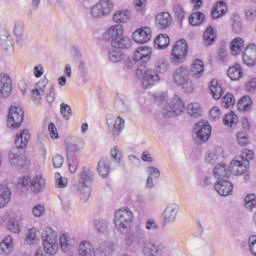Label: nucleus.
I'll return each mask as SVG.
<instances>
[{
  "label": "nucleus",
  "mask_w": 256,
  "mask_h": 256,
  "mask_svg": "<svg viewBox=\"0 0 256 256\" xmlns=\"http://www.w3.org/2000/svg\"><path fill=\"white\" fill-rule=\"evenodd\" d=\"M124 243L126 247H139L142 250L144 256H157L159 253L165 251V244L158 243L147 239V232L141 225H137L134 228L133 233H128L125 236Z\"/></svg>",
  "instance_id": "nucleus-1"
},
{
  "label": "nucleus",
  "mask_w": 256,
  "mask_h": 256,
  "mask_svg": "<svg viewBox=\"0 0 256 256\" xmlns=\"http://www.w3.org/2000/svg\"><path fill=\"white\" fill-rule=\"evenodd\" d=\"M94 177L95 173L89 166L83 167L82 171L78 174V183L74 185L73 189L80 196L82 203H87L89 197H91L89 185L93 183Z\"/></svg>",
  "instance_id": "nucleus-2"
},
{
  "label": "nucleus",
  "mask_w": 256,
  "mask_h": 256,
  "mask_svg": "<svg viewBox=\"0 0 256 256\" xmlns=\"http://www.w3.org/2000/svg\"><path fill=\"white\" fill-rule=\"evenodd\" d=\"M113 221L116 230L124 235V233H127L128 229H131V223H133V212L129 209H119L115 212Z\"/></svg>",
  "instance_id": "nucleus-3"
},
{
  "label": "nucleus",
  "mask_w": 256,
  "mask_h": 256,
  "mask_svg": "<svg viewBox=\"0 0 256 256\" xmlns=\"http://www.w3.org/2000/svg\"><path fill=\"white\" fill-rule=\"evenodd\" d=\"M44 251L48 255H57L59 251V242L57 240V232L51 227H46L42 233Z\"/></svg>",
  "instance_id": "nucleus-4"
},
{
  "label": "nucleus",
  "mask_w": 256,
  "mask_h": 256,
  "mask_svg": "<svg viewBox=\"0 0 256 256\" xmlns=\"http://www.w3.org/2000/svg\"><path fill=\"white\" fill-rule=\"evenodd\" d=\"M136 77L141 79L142 87L144 89H149V87H153V85H157V83L161 81V77L158 72L153 69H147L145 66L137 68Z\"/></svg>",
  "instance_id": "nucleus-5"
},
{
  "label": "nucleus",
  "mask_w": 256,
  "mask_h": 256,
  "mask_svg": "<svg viewBox=\"0 0 256 256\" xmlns=\"http://www.w3.org/2000/svg\"><path fill=\"white\" fill-rule=\"evenodd\" d=\"M190 75L189 69L181 66L174 71L172 79L174 83L182 87L186 93H193V82L189 77Z\"/></svg>",
  "instance_id": "nucleus-6"
},
{
  "label": "nucleus",
  "mask_w": 256,
  "mask_h": 256,
  "mask_svg": "<svg viewBox=\"0 0 256 256\" xmlns=\"http://www.w3.org/2000/svg\"><path fill=\"white\" fill-rule=\"evenodd\" d=\"M115 9V3L111 0H99L90 9L92 19H103L109 17Z\"/></svg>",
  "instance_id": "nucleus-7"
},
{
  "label": "nucleus",
  "mask_w": 256,
  "mask_h": 256,
  "mask_svg": "<svg viewBox=\"0 0 256 256\" xmlns=\"http://www.w3.org/2000/svg\"><path fill=\"white\" fill-rule=\"evenodd\" d=\"M189 46L187 45V41L178 40L171 51L170 61L173 65H181V63H185V59H187Z\"/></svg>",
  "instance_id": "nucleus-8"
},
{
  "label": "nucleus",
  "mask_w": 256,
  "mask_h": 256,
  "mask_svg": "<svg viewBox=\"0 0 256 256\" xmlns=\"http://www.w3.org/2000/svg\"><path fill=\"white\" fill-rule=\"evenodd\" d=\"M24 119L25 111H23L22 107H10L7 119V125L10 129H19Z\"/></svg>",
  "instance_id": "nucleus-9"
},
{
  "label": "nucleus",
  "mask_w": 256,
  "mask_h": 256,
  "mask_svg": "<svg viewBox=\"0 0 256 256\" xmlns=\"http://www.w3.org/2000/svg\"><path fill=\"white\" fill-rule=\"evenodd\" d=\"M194 135L195 141H198V143H206V141H209V137H211V126L204 121L196 123Z\"/></svg>",
  "instance_id": "nucleus-10"
},
{
  "label": "nucleus",
  "mask_w": 256,
  "mask_h": 256,
  "mask_svg": "<svg viewBox=\"0 0 256 256\" xmlns=\"http://www.w3.org/2000/svg\"><path fill=\"white\" fill-rule=\"evenodd\" d=\"M182 111H185V104L179 97H175L172 102L166 105L163 109L164 117H175Z\"/></svg>",
  "instance_id": "nucleus-11"
},
{
  "label": "nucleus",
  "mask_w": 256,
  "mask_h": 256,
  "mask_svg": "<svg viewBox=\"0 0 256 256\" xmlns=\"http://www.w3.org/2000/svg\"><path fill=\"white\" fill-rule=\"evenodd\" d=\"M81 149H83V146L75 143H71L66 147L70 173H75L77 167H79V160L73 155H75L77 151H81Z\"/></svg>",
  "instance_id": "nucleus-12"
},
{
  "label": "nucleus",
  "mask_w": 256,
  "mask_h": 256,
  "mask_svg": "<svg viewBox=\"0 0 256 256\" xmlns=\"http://www.w3.org/2000/svg\"><path fill=\"white\" fill-rule=\"evenodd\" d=\"M123 32V26L119 24L112 25L103 34V39L104 41H110L111 45L113 46L114 41H117L123 37Z\"/></svg>",
  "instance_id": "nucleus-13"
},
{
  "label": "nucleus",
  "mask_w": 256,
  "mask_h": 256,
  "mask_svg": "<svg viewBox=\"0 0 256 256\" xmlns=\"http://www.w3.org/2000/svg\"><path fill=\"white\" fill-rule=\"evenodd\" d=\"M179 209L180 207L177 203L168 204L162 213L164 223H174L177 219V215H179Z\"/></svg>",
  "instance_id": "nucleus-14"
},
{
  "label": "nucleus",
  "mask_w": 256,
  "mask_h": 256,
  "mask_svg": "<svg viewBox=\"0 0 256 256\" xmlns=\"http://www.w3.org/2000/svg\"><path fill=\"white\" fill-rule=\"evenodd\" d=\"M249 171V162L247 160L243 161L239 157H235L230 163V173L232 175H244Z\"/></svg>",
  "instance_id": "nucleus-15"
},
{
  "label": "nucleus",
  "mask_w": 256,
  "mask_h": 256,
  "mask_svg": "<svg viewBox=\"0 0 256 256\" xmlns=\"http://www.w3.org/2000/svg\"><path fill=\"white\" fill-rule=\"evenodd\" d=\"M132 37L135 43H138L139 45H145V43H149V41H151V28H139L132 34Z\"/></svg>",
  "instance_id": "nucleus-16"
},
{
  "label": "nucleus",
  "mask_w": 256,
  "mask_h": 256,
  "mask_svg": "<svg viewBox=\"0 0 256 256\" xmlns=\"http://www.w3.org/2000/svg\"><path fill=\"white\" fill-rule=\"evenodd\" d=\"M243 63L244 65H247L248 67H255L256 65V45L250 44L248 45L244 53L242 55Z\"/></svg>",
  "instance_id": "nucleus-17"
},
{
  "label": "nucleus",
  "mask_w": 256,
  "mask_h": 256,
  "mask_svg": "<svg viewBox=\"0 0 256 256\" xmlns=\"http://www.w3.org/2000/svg\"><path fill=\"white\" fill-rule=\"evenodd\" d=\"M214 189L222 197H229L233 195V183L226 180H219L214 184Z\"/></svg>",
  "instance_id": "nucleus-18"
},
{
  "label": "nucleus",
  "mask_w": 256,
  "mask_h": 256,
  "mask_svg": "<svg viewBox=\"0 0 256 256\" xmlns=\"http://www.w3.org/2000/svg\"><path fill=\"white\" fill-rule=\"evenodd\" d=\"M114 109L118 113H129L131 111V105L124 94H117L114 102Z\"/></svg>",
  "instance_id": "nucleus-19"
},
{
  "label": "nucleus",
  "mask_w": 256,
  "mask_h": 256,
  "mask_svg": "<svg viewBox=\"0 0 256 256\" xmlns=\"http://www.w3.org/2000/svg\"><path fill=\"white\" fill-rule=\"evenodd\" d=\"M13 86L11 84V78L7 74H0V96L9 97Z\"/></svg>",
  "instance_id": "nucleus-20"
},
{
  "label": "nucleus",
  "mask_w": 256,
  "mask_h": 256,
  "mask_svg": "<svg viewBox=\"0 0 256 256\" xmlns=\"http://www.w3.org/2000/svg\"><path fill=\"white\" fill-rule=\"evenodd\" d=\"M151 53L153 51L150 47L142 46L134 51V61H141L142 63H148L151 60Z\"/></svg>",
  "instance_id": "nucleus-21"
},
{
  "label": "nucleus",
  "mask_w": 256,
  "mask_h": 256,
  "mask_svg": "<svg viewBox=\"0 0 256 256\" xmlns=\"http://www.w3.org/2000/svg\"><path fill=\"white\" fill-rule=\"evenodd\" d=\"M30 140L31 134L27 129H23L16 134L15 145L17 149H25L29 145Z\"/></svg>",
  "instance_id": "nucleus-22"
},
{
  "label": "nucleus",
  "mask_w": 256,
  "mask_h": 256,
  "mask_svg": "<svg viewBox=\"0 0 256 256\" xmlns=\"http://www.w3.org/2000/svg\"><path fill=\"white\" fill-rule=\"evenodd\" d=\"M78 256H97V251L91 242L83 240L78 246Z\"/></svg>",
  "instance_id": "nucleus-23"
},
{
  "label": "nucleus",
  "mask_w": 256,
  "mask_h": 256,
  "mask_svg": "<svg viewBox=\"0 0 256 256\" xmlns=\"http://www.w3.org/2000/svg\"><path fill=\"white\" fill-rule=\"evenodd\" d=\"M213 174L218 181H224L229 179L231 176V170L227 169V165H225V163H219L215 166Z\"/></svg>",
  "instance_id": "nucleus-24"
},
{
  "label": "nucleus",
  "mask_w": 256,
  "mask_h": 256,
  "mask_svg": "<svg viewBox=\"0 0 256 256\" xmlns=\"http://www.w3.org/2000/svg\"><path fill=\"white\" fill-rule=\"evenodd\" d=\"M45 187H47V180L43 175L37 174L32 178L31 190L33 193H41Z\"/></svg>",
  "instance_id": "nucleus-25"
},
{
  "label": "nucleus",
  "mask_w": 256,
  "mask_h": 256,
  "mask_svg": "<svg viewBox=\"0 0 256 256\" xmlns=\"http://www.w3.org/2000/svg\"><path fill=\"white\" fill-rule=\"evenodd\" d=\"M7 229L11 233H21L23 229V217L15 216L8 220Z\"/></svg>",
  "instance_id": "nucleus-26"
},
{
  "label": "nucleus",
  "mask_w": 256,
  "mask_h": 256,
  "mask_svg": "<svg viewBox=\"0 0 256 256\" xmlns=\"http://www.w3.org/2000/svg\"><path fill=\"white\" fill-rule=\"evenodd\" d=\"M173 19L171 18V14L169 12H162L156 16V25L159 29H167L171 27Z\"/></svg>",
  "instance_id": "nucleus-27"
},
{
  "label": "nucleus",
  "mask_w": 256,
  "mask_h": 256,
  "mask_svg": "<svg viewBox=\"0 0 256 256\" xmlns=\"http://www.w3.org/2000/svg\"><path fill=\"white\" fill-rule=\"evenodd\" d=\"M13 245V237L10 235L6 236L0 242V255H11V253H13Z\"/></svg>",
  "instance_id": "nucleus-28"
},
{
  "label": "nucleus",
  "mask_w": 256,
  "mask_h": 256,
  "mask_svg": "<svg viewBox=\"0 0 256 256\" xmlns=\"http://www.w3.org/2000/svg\"><path fill=\"white\" fill-rule=\"evenodd\" d=\"M112 19L114 23H128L131 20V11L129 9L117 10L113 14Z\"/></svg>",
  "instance_id": "nucleus-29"
},
{
  "label": "nucleus",
  "mask_w": 256,
  "mask_h": 256,
  "mask_svg": "<svg viewBox=\"0 0 256 256\" xmlns=\"http://www.w3.org/2000/svg\"><path fill=\"white\" fill-rule=\"evenodd\" d=\"M205 161L209 165H215L221 161V148L210 150L205 155Z\"/></svg>",
  "instance_id": "nucleus-30"
},
{
  "label": "nucleus",
  "mask_w": 256,
  "mask_h": 256,
  "mask_svg": "<svg viewBox=\"0 0 256 256\" xmlns=\"http://www.w3.org/2000/svg\"><path fill=\"white\" fill-rule=\"evenodd\" d=\"M97 170L99 175H101L103 179H107V177H109V174L111 173V166L109 164V161L106 158H102L98 162Z\"/></svg>",
  "instance_id": "nucleus-31"
},
{
  "label": "nucleus",
  "mask_w": 256,
  "mask_h": 256,
  "mask_svg": "<svg viewBox=\"0 0 256 256\" xmlns=\"http://www.w3.org/2000/svg\"><path fill=\"white\" fill-rule=\"evenodd\" d=\"M204 71H205V66L203 64V61L196 59L192 63V67H191V73L193 77H195V79H201V77H203Z\"/></svg>",
  "instance_id": "nucleus-32"
},
{
  "label": "nucleus",
  "mask_w": 256,
  "mask_h": 256,
  "mask_svg": "<svg viewBox=\"0 0 256 256\" xmlns=\"http://www.w3.org/2000/svg\"><path fill=\"white\" fill-rule=\"evenodd\" d=\"M209 89L214 99L219 100L220 97H223V88L221 87V84H219V80L212 79Z\"/></svg>",
  "instance_id": "nucleus-33"
},
{
  "label": "nucleus",
  "mask_w": 256,
  "mask_h": 256,
  "mask_svg": "<svg viewBox=\"0 0 256 256\" xmlns=\"http://www.w3.org/2000/svg\"><path fill=\"white\" fill-rule=\"evenodd\" d=\"M186 111L190 117L197 119L203 115V108H201V104L197 102H192L188 104Z\"/></svg>",
  "instance_id": "nucleus-34"
},
{
  "label": "nucleus",
  "mask_w": 256,
  "mask_h": 256,
  "mask_svg": "<svg viewBox=\"0 0 256 256\" xmlns=\"http://www.w3.org/2000/svg\"><path fill=\"white\" fill-rule=\"evenodd\" d=\"M113 251H115V246L111 242L101 244L98 249H96V256H112Z\"/></svg>",
  "instance_id": "nucleus-35"
},
{
  "label": "nucleus",
  "mask_w": 256,
  "mask_h": 256,
  "mask_svg": "<svg viewBox=\"0 0 256 256\" xmlns=\"http://www.w3.org/2000/svg\"><path fill=\"white\" fill-rule=\"evenodd\" d=\"M229 79L231 81H239L241 77H243V68H241V65L236 64L232 67H230L227 71Z\"/></svg>",
  "instance_id": "nucleus-36"
},
{
  "label": "nucleus",
  "mask_w": 256,
  "mask_h": 256,
  "mask_svg": "<svg viewBox=\"0 0 256 256\" xmlns=\"http://www.w3.org/2000/svg\"><path fill=\"white\" fill-rule=\"evenodd\" d=\"M11 201V189L7 186H0V209H3Z\"/></svg>",
  "instance_id": "nucleus-37"
},
{
  "label": "nucleus",
  "mask_w": 256,
  "mask_h": 256,
  "mask_svg": "<svg viewBox=\"0 0 256 256\" xmlns=\"http://www.w3.org/2000/svg\"><path fill=\"white\" fill-rule=\"evenodd\" d=\"M237 107L239 111L249 113V111H251V108L253 107V101L251 100V97L243 96L239 100Z\"/></svg>",
  "instance_id": "nucleus-38"
},
{
  "label": "nucleus",
  "mask_w": 256,
  "mask_h": 256,
  "mask_svg": "<svg viewBox=\"0 0 256 256\" xmlns=\"http://www.w3.org/2000/svg\"><path fill=\"white\" fill-rule=\"evenodd\" d=\"M169 60L165 57H159L155 62L156 73H167L169 71Z\"/></svg>",
  "instance_id": "nucleus-39"
},
{
  "label": "nucleus",
  "mask_w": 256,
  "mask_h": 256,
  "mask_svg": "<svg viewBox=\"0 0 256 256\" xmlns=\"http://www.w3.org/2000/svg\"><path fill=\"white\" fill-rule=\"evenodd\" d=\"M169 43H171V40L167 34H160L154 40V45L157 49H167Z\"/></svg>",
  "instance_id": "nucleus-40"
},
{
  "label": "nucleus",
  "mask_w": 256,
  "mask_h": 256,
  "mask_svg": "<svg viewBox=\"0 0 256 256\" xmlns=\"http://www.w3.org/2000/svg\"><path fill=\"white\" fill-rule=\"evenodd\" d=\"M108 58L111 63H119V61H123V51L117 47H112L108 52Z\"/></svg>",
  "instance_id": "nucleus-41"
},
{
  "label": "nucleus",
  "mask_w": 256,
  "mask_h": 256,
  "mask_svg": "<svg viewBox=\"0 0 256 256\" xmlns=\"http://www.w3.org/2000/svg\"><path fill=\"white\" fill-rule=\"evenodd\" d=\"M230 47L232 55H239V53H241L245 47V41H243L242 38H235L231 42Z\"/></svg>",
  "instance_id": "nucleus-42"
},
{
  "label": "nucleus",
  "mask_w": 256,
  "mask_h": 256,
  "mask_svg": "<svg viewBox=\"0 0 256 256\" xmlns=\"http://www.w3.org/2000/svg\"><path fill=\"white\" fill-rule=\"evenodd\" d=\"M123 129H125V119L121 118V116H118L115 119V122L113 125L112 135L114 137L121 135V131H123Z\"/></svg>",
  "instance_id": "nucleus-43"
},
{
  "label": "nucleus",
  "mask_w": 256,
  "mask_h": 256,
  "mask_svg": "<svg viewBox=\"0 0 256 256\" xmlns=\"http://www.w3.org/2000/svg\"><path fill=\"white\" fill-rule=\"evenodd\" d=\"M31 183H32L31 177L29 176L21 177L18 180L17 189H20V191L25 193V191H29V189H31Z\"/></svg>",
  "instance_id": "nucleus-44"
},
{
  "label": "nucleus",
  "mask_w": 256,
  "mask_h": 256,
  "mask_svg": "<svg viewBox=\"0 0 256 256\" xmlns=\"http://www.w3.org/2000/svg\"><path fill=\"white\" fill-rule=\"evenodd\" d=\"M94 227L98 233H107L109 231V221L107 219L94 220Z\"/></svg>",
  "instance_id": "nucleus-45"
},
{
  "label": "nucleus",
  "mask_w": 256,
  "mask_h": 256,
  "mask_svg": "<svg viewBox=\"0 0 256 256\" xmlns=\"http://www.w3.org/2000/svg\"><path fill=\"white\" fill-rule=\"evenodd\" d=\"M112 47H116V49H129L131 48V39L129 37H120L118 40L113 42Z\"/></svg>",
  "instance_id": "nucleus-46"
},
{
  "label": "nucleus",
  "mask_w": 256,
  "mask_h": 256,
  "mask_svg": "<svg viewBox=\"0 0 256 256\" xmlns=\"http://www.w3.org/2000/svg\"><path fill=\"white\" fill-rule=\"evenodd\" d=\"M203 39L206 45H213L215 39H217V34H215V30L213 29V27L210 26L205 30Z\"/></svg>",
  "instance_id": "nucleus-47"
},
{
  "label": "nucleus",
  "mask_w": 256,
  "mask_h": 256,
  "mask_svg": "<svg viewBox=\"0 0 256 256\" xmlns=\"http://www.w3.org/2000/svg\"><path fill=\"white\" fill-rule=\"evenodd\" d=\"M205 21V15L202 12H194L189 17L190 25L193 27H197V25H201Z\"/></svg>",
  "instance_id": "nucleus-48"
},
{
  "label": "nucleus",
  "mask_w": 256,
  "mask_h": 256,
  "mask_svg": "<svg viewBox=\"0 0 256 256\" xmlns=\"http://www.w3.org/2000/svg\"><path fill=\"white\" fill-rule=\"evenodd\" d=\"M26 243L28 245H36L39 243V237H37V228H30L26 234Z\"/></svg>",
  "instance_id": "nucleus-49"
},
{
  "label": "nucleus",
  "mask_w": 256,
  "mask_h": 256,
  "mask_svg": "<svg viewBox=\"0 0 256 256\" xmlns=\"http://www.w3.org/2000/svg\"><path fill=\"white\" fill-rule=\"evenodd\" d=\"M45 93V85L39 86L36 84V88L32 90V99L35 103L41 104L42 95Z\"/></svg>",
  "instance_id": "nucleus-50"
},
{
  "label": "nucleus",
  "mask_w": 256,
  "mask_h": 256,
  "mask_svg": "<svg viewBox=\"0 0 256 256\" xmlns=\"http://www.w3.org/2000/svg\"><path fill=\"white\" fill-rule=\"evenodd\" d=\"M223 123L227 127H233V125H237V123H239V118L237 117L235 112H230L225 115Z\"/></svg>",
  "instance_id": "nucleus-51"
},
{
  "label": "nucleus",
  "mask_w": 256,
  "mask_h": 256,
  "mask_svg": "<svg viewBox=\"0 0 256 256\" xmlns=\"http://www.w3.org/2000/svg\"><path fill=\"white\" fill-rule=\"evenodd\" d=\"M0 41H2V47H4L6 51H11V49H13V37L10 36L9 33L1 35Z\"/></svg>",
  "instance_id": "nucleus-52"
},
{
  "label": "nucleus",
  "mask_w": 256,
  "mask_h": 256,
  "mask_svg": "<svg viewBox=\"0 0 256 256\" xmlns=\"http://www.w3.org/2000/svg\"><path fill=\"white\" fill-rule=\"evenodd\" d=\"M244 205L248 211L256 209V196L255 194H248L244 199Z\"/></svg>",
  "instance_id": "nucleus-53"
},
{
  "label": "nucleus",
  "mask_w": 256,
  "mask_h": 256,
  "mask_svg": "<svg viewBox=\"0 0 256 256\" xmlns=\"http://www.w3.org/2000/svg\"><path fill=\"white\" fill-rule=\"evenodd\" d=\"M60 113L65 121H69V119H71V116L73 115V110L71 109V106L69 104L61 103Z\"/></svg>",
  "instance_id": "nucleus-54"
},
{
  "label": "nucleus",
  "mask_w": 256,
  "mask_h": 256,
  "mask_svg": "<svg viewBox=\"0 0 256 256\" xmlns=\"http://www.w3.org/2000/svg\"><path fill=\"white\" fill-rule=\"evenodd\" d=\"M237 143L241 147H247V145H249V143H250L249 134H247V132H243V131L238 132Z\"/></svg>",
  "instance_id": "nucleus-55"
},
{
  "label": "nucleus",
  "mask_w": 256,
  "mask_h": 256,
  "mask_svg": "<svg viewBox=\"0 0 256 256\" xmlns=\"http://www.w3.org/2000/svg\"><path fill=\"white\" fill-rule=\"evenodd\" d=\"M59 241L61 249L64 251V253H67L71 247V240H69V236H67V234H62Z\"/></svg>",
  "instance_id": "nucleus-56"
},
{
  "label": "nucleus",
  "mask_w": 256,
  "mask_h": 256,
  "mask_svg": "<svg viewBox=\"0 0 256 256\" xmlns=\"http://www.w3.org/2000/svg\"><path fill=\"white\" fill-rule=\"evenodd\" d=\"M78 69L80 71V77L83 83H87L89 81V71L87 70V66L83 61H80Z\"/></svg>",
  "instance_id": "nucleus-57"
},
{
  "label": "nucleus",
  "mask_w": 256,
  "mask_h": 256,
  "mask_svg": "<svg viewBox=\"0 0 256 256\" xmlns=\"http://www.w3.org/2000/svg\"><path fill=\"white\" fill-rule=\"evenodd\" d=\"M222 105L225 109L233 107L235 105V96L232 93H227L222 99Z\"/></svg>",
  "instance_id": "nucleus-58"
},
{
  "label": "nucleus",
  "mask_w": 256,
  "mask_h": 256,
  "mask_svg": "<svg viewBox=\"0 0 256 256\" xmlns=\"http://www.w3.org/2000/svg\"><path fill=\"white\" fill-rule=\"evenodd\" d=\"M145 228L151 233H157V231H159V224H157V221H155V219L150 218L146 221Z\"/></svg>",
  "instance_id": "nucleus-59"
},
{
  "label": "nucleus",
  "mask_w": 256,
  "mask_h": 256,
  "mask_svg": "<svg viewBox=\"0 0 256 256\" xmlns=\"http://www.w3.org/2000/svg\"><path fill=\"white\" fill-rule=\"evenodd\" d=\"M55 181H56V187L58 189H65V187H67V183H69L67 178L61 176L59 172L55 174Z\"/></svg>",
  "instance_id": "nucleus-60"
},
{
  "label": "nucleus",
  "mask_w": 256,
  "mask_h": 256,
  "mask_svg": "<svg viewBox=\"0 0 256 256\" xmlns=\"http://www.w3.org/2000/svg\"><path fill=\"white\" fill-rule=\"evenodd\" d=\"M23 154H21V152L17 149L11 150V152L9 153V161L10 163L15 167L19 161V159H21Z\"/></svg>",
  "instance_id": "nucleus-61"
},
{
  "label": "nucleus",
  "mask_w": 256,
  "mask_h": 256,
  "mask_svg": "<svg viewBox=\"0 0 256 256\" xmlns=\"http://www.w3.org/2000/svg\"><path fill=\"white\" fill-rule=\"evenodd\" d=\"M236 157H238V159L242 161H247L249 163V161H253V158L255 157V153L253 152V150L245 149L242 151L240 156H236Z\"/></svg>",
  "instance_id": "nucleus-62"
},
{
  "label": "nucleus",
  "mask_w": 256,
  "mask_h": 256,
  "mask_svg": "<svg viewBox=\"0 0 256 256\" xmlns=\"http://www.w3.org/2000/svg\"><path fill=\"white\" fill-rule=\"evenodd\" d=\"M245 17H246L247 21H255L256 7L255 6H247L245 9Z\"/></svg>",
  "instance_id": "nucleus-63"
},
{
  "label": "nucleus",
  "mask_w": 256,
  "mask_h": 256,
  "mask_svg": "<svg viewBox=\"0 0 256 256\" xmlns=\"http://www.w3.org/2000/svg\"><path fill=\"white\" fill-rule=\"evenodd\" d=\"M248 247L251 255L256 256V236H250L248 239Z\"/></svg>",
  "instance_id": "nucleus-64"
}]
</instances>
